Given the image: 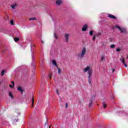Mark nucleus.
Masks as SVG:
<instances>
[{"instance_id":"nucleus-1","label":"nucleus","mask_w":128,"mask_h":128,"mask_svg":"<svg viewBox=\"0 0 128 128\" xmlns=\"http://www.w3.org/2000/svg\"><path fill=\"white\" fill-rule=\"evenodd\" d=\"M83 72H88V82L90 84H92V68L90 66H88L84 68Z\"/></svg>"},{"instance_id":"nucleus-2","label":"nucleus","mask_w":128,"mask_h":128,"mask_svg":"<svg viewBox=\"0 0 128 128\" xmlns=\"http://www.w3.org/2000/svg\"><path fill=\"white\" fill-rule=\"evenodd\" d=\"M86 54V48L84 47L81 50V53L78 54V58H84L85 54Z\"/></svg>"},{"instance_id":"nucleus-3","label":"nucleus","mask_w":128,"mask_h":128,"mask_svg":"<svg viewBox=\"0 0 128 128\" xmlns=\"http://www.w3.org/2000/svg\"><path fill=\"white\" fill-rule=\"evenodd\" d=\"M52 64L56 66L58 69V74H60V69L58 67V65L56 64V61L54 60H52Z\"/></svg>"},{"instance_id":"nucleus-4","label":"nucleus","mask_w":128,"mask_h":128,"mask_svg":"<svg viewBox=\"0 0 128 128\" xmlns=\"http://www.w3.org/2000/svg\"><path fill=\"white\" fill-rule=\"evenodd\" d=\"M116 28H118L120 30V32H126V29L124 28H120V26H116Z\"/></svg>"},{"instance_id":"nucleus-5","label":"nucleus","mask_w":128,"mask_h":128,"mask_svg":"<svg viewBox=\"0 0 128 128\" xmlns=\"http://www.w3.org/2000/svg\"><path fill=\"white\" fill-rule=\"evenodd\" d=\"M69 38H70V34H65V40L66 42H68Z\"/></svg>"},{"instance_id":"nucleus-6","label":"nucleus","mask_w":128,"mask_h":128,"mask_svg":"<svg viewBox=\"0 0 128 128\" xmlns=\"http://www.w3.org/2000/svg\"><path fill=\"white\" fill-rule=\"evenodd\" d=\"M88 29V24H86L82 28V32H86V30Z\"/></svg>"},{"instance_id":"nucleus-7","label":"nucleus","mask_w":128,"mask_h":128,"mask_svg":"<svg viewBox=\"0 0 128 128\" xmlns=\"http://www.w3.org/2000/svg\"><path fill=\"white\" fill-rule=\"evenodd\" d=\"M36 64L34 62V56H32V62L31 64L33 68H35L36 66H34Z\"/></svg>"},{"instance_id":"nucleus-8","label":"nucleus","mask_w":128,"mask_h":128,"mask_svg":"<svg viewBox=\"0 0 128 128\" xmlns=\"http://www.w3.org/2000/svg\"><path fill=\"white\" fill-rule=\"evenodd\" d=\"M108 18H114V20H116V16H114V15L112 14H108Z\"/></svg>"},{"instance_id":"nucleus-9","label":"nucleus","mask_w":128,"mask_h":128,"mask_svg":"<svg viewBox=\"0 0 128 128\" xmlns=\"http://www.w3.org/2000/svg\"><path fill=\"white\" fill-rule=\"evenodd\" d=\"M120 60L122 62V64H124V66H125L126 68L128 66V65H126V64L124 63V59L120 58Z\"/></svg>"},{"instance_id":"nucleus-10","label":"nucleus","mask_w":128,"mask_h":128,"mask_svg":"<svg viewBox=\"0 0 128 128\" xmlns=\"http://www.w3.org/2000/svg\"><path fill=\"white\" fill-rule=\"evenodd\" d=\"M18 90L20 92L21 94H22V92H24V90H22V87L20 86L18 88Z\"/></svg>"},{"instance_id":"nucleus-11","label":"nucleus","mask_w":128,"mask_h":128,"mask_svg":"<svg viewBox=\"0 0 128 128\" xmlns=\"http://www.w3.org/2000/svg\"><path fill=\"white\" fill-rule=\"evenodd\" d=\"M60 4H62L61 0H57L56 1V4H57V6H60Z\"/></svg>"},{"instance_id":"nucleus-12","label":"nucleus","mask_w":128,"mask_h":128,"mask_svg":"<svg viewBox=\"0 0 128 128\" xmlns=\"http://www.w3.org/2000/svg\"><path fill=\"white\" fill-rule=\"evenodd\" d=\"M96 36L98 38L99 36H102V32H98V33L96 34Z\"/></svg>"},{"instance_id":"nucleus-13","label":"nucleus","mask_w":128,"mask_h":128,"mask_svg":"<svg viewBox=\"0 0 128 128\" xmlns=\"http://www.w3.org/2000/svg\"><path fill=\"white\" fill-rule=\"evenodd\" d=\"M9 96H10V98H11L12 100L14 98V96H12V94L11 92H9Z\"/></svg>"},{"instance_id":"nucleus-14","label":"nucleus","mask_w":128,"mask_h":128,"mask_svg":"<svg viewBox=\"0 0 128 128\" xmlns=\"http://www.w3.org/2000/svg\"><path fill=\"white\" fill-rule=\"evenodd\" d=\"M34 48V44H32L30 45L31 52H32V49Z\"/></svg>"},{"instance_id":"nucleus-15","label":"nucleus","mask_w":128,"mask_h":128,"mask_svg":"<svg viewBox=\"0 0 128 128\" xmlns=\"http://www.w3.org/2000/svg\"><path fill=\"white\" fill-rule=\"evenodd\" d=\"M104 60V54H102L101 56V60L102 62Z\"/></svg>"},{"instance_id":"nucleus-16","label":"nucleus","mask_w":128,"mask_h":128,"mask_svg":"<svg viewBox=\"0 0 128 128\" xmlns=\"http://www.w3.org/2000/svg\"><path fill=\"white\" fill-rule=\"evenodd\" d=\"M34 98L32 97V106H34Z\"/></svg>"},{"instance_id":"nucleus-17","label":"nucleus","mask_w":128,"mask_h":128,"mask_svg":"<svg viewBox=\"0 0 128 128\" xmlns=\"http://www.w3.org/2000/svg\"><path fill=\"white\" fill-rule=\"evenodd\" d=\"M4 72H6V71L4 70H2L1 72V76H4Z\"/></svg>"},{"instance_id":"nucleus-18","label":"nucleus","mask_w":128,"mask_h":128,"mask_svg":"<svg viewBox=\"0 0 128 128\" xmlns=\"http://www.w3.org/2000/svg\"><path fill=\"white\" fill-rule=\"evenodd\" d=\"M16 4H13V5L11 6L12 8H13V9L16 8Z\"/></svg>"},{"instance_id":"nucleus-19","label":"nucleus","mask_w":128,"mask_h":128,"mask_svg":"<svg viewBox=\"0 0 128 128\" xmlns=\"http://www.w3.org/2000/svg\"><path fill=\"white\" fill-rule=\"evenodd\" d=\"M110 48H116V46L114 44H112L110 46Z\"/></svg>"},{"instance_id":"nucleus-20","label":"nucleus","mask_w":128,"mask_h":128,"mask_svg":"<svg viewBox=\"0 0 128 128\" xmlns=\"http://www.w3.org/2000/svg\"><path fill=\"white\" fill-rule=\"evenodd\" d=\"M102 105L104 108H106V103L103 102Z\"/></svg>"},{"instance_id":"nucleus-21","label":"nucleus","mask_w":128,"mask_h":128,"mask_svg":"<svg viewBox=\"0 0 128 128\" xmlns=\"http://www.w3.org/2000/svg\"><path fill=\"white\" fill-rule=\"evenodd\" d=\"M19 40H20V39L18 38H14V42H18Z\"/></svg>"},{"instance_id":"nucleus-22","label":"nucleus","mask_w":128,"mask_h":128,"mask_svg":"<svg viewBox=\"0 0 128 128\" xmlns=\"http://www.w3.org/2000/svg\"><path fill=\"white\" fill-rule=\"evenodd\" d=\"M36 20V18H30V20Z\"/></svg>"},{"instance_id":"nucleus-23","label":"nucleus","mask_w":128,"mask_h":128,"mask_svg":"<svg viewBox=\"0 0 128 128\" xmlns=\"http://www.w3.org/2000/svg\"><path fill=\"white\" fill-rule=\"evenodd\" d=\"M54 38H55L56 40H58V36H56V33H54Z\"/></svg>"},{"instance_id":"nucleus-24","label":"nucleus","mask_w":128,"mask_h":128,"mask_svg":"<svg viewBox=\"0 0 128 128\" xmlns=\"http://www.w3.org/2000/svg\"><path fill=\"white\" fill-rule=\"evenodd\" d=\"M10 24H12V26H14V20H11L10 21Z\"/></svg>"},{"instance_id":"nucleus-25","label":"nucleus","mask_w":128,"mask_h":128,"mask_svg":"<svg viewBox=\"0 0 128 128\" xmlns=\"http://www.w3.org/2000/svg\"><path fill=\"white\" fill-rule=\"evenodd\" d=\"M93 34H94V32L92 30L90 31V36H92Z\"/></svg>"},{"instance_id":"nucleus-26","label":"nucleus","mask_w":128,"mask_h":128,"mask_svg":"<svg viewBox=\"0 0 128 128\" xmlns=\"http://www.w3.org/2000/svg\"><path fill=\"white\" fill-rule=\"evenodd\" d=\"M56 94H57L58 96L60 94V93L58 92V89H56Z\"/></svg>"},{"instance_id":"nucleus-27","label":"nucleus","mask_w":128,"mask_h":128,"mask_svg":"<svg viewBox=\"0 0 128 128\" xmlns=\"http://www.w3.org/2000/svg\"><path fill=\"white\" fill-rule=\"evenodd\" d=\"M96 36L94 35L93 37V40H96Z\"/></svg>"},{"instance_id":"nucleus-28","label":"nucleus","mask_w":128,"mask_h":128,"mask_svg":"<svg viewBox=\"0 0 128 128\" xmlns=\"http://www.w3.org/2000/svg\"><path fill=\"white\" fill-rule=\"evenodd\" d=\"M116 52H120V48H118L116 50Z\"/></svg>"},{"instance_id":"nucleus-29","label":"nucleus","mask_w":128,"mask_h":128,"mask_svg":"<svg viewBox=\"0 0 128 128\" xmlns=\"http://www.w3.org/2000/svg\"><path fill=\"white\" fill-rule=\"evenodd\" d=\"M92 102H90L89 104V108H90L92 106Z\"/></svg>"},{"instance_id":"nucleus-30","label":"nucleus","mask_w":128,"mask_h":128,"mask_svg":"<svg viewBox=\"0 0 128 128\" xmlns=\"http://www.w3.org/2000/svg\"><path fill=\"white\" fill-rule=\"evenodd\" d=\"M12 86H14V82H12Z\"/></svg>"},{"instance_id":"nucleus-31","label":"nucleus","mask_w":128,"mask_h":128,"mask_svg":"<svg viewBox=\"0 0 128 128\" xmlns=\"http://www.w3.org/2000/svg\"><path fill=\"white\" fill-rule=\"evenodd\" d=\"M10 88H14V86H12V85H10L9 86Z\"/></svg>"},{"instance_id":"nucleus-32","label":"nucleus","mask_w":128,"mask_h":128,"mask_svg":"<svg viewBox=\"0 0 128 128\" xmlns=\"http://www.w3.org/2000/svg\"><path fill=\"white\" fill-rule=\"evenodd\" d=\"M66 108H68V103L66 104Z\"/></svg>"},{"instance_id":"nucleus-33","label":"nucleus","mask_w":128,"mask_h":128,"mask_svg":"<svg viewBox=\"0 0 128 128\" xmlns=\"http://www.w3.org/2000/svg\"><path fill=\"white\" fill-rule=\"evenodd\" d=\"M48 77L50 79V75H49V76H48Z\"/></svg>"},{"instance_id":"nucleus-34","label":"nucleus","mask_w":128,"mask_h":128,"mask_svg":"<svg viewBox=\"0 0 128 128\" xmlns=\"http://www.w3.org/2000/svg\"><path fill=\"white\" fill-rule=\"evenodd\" d=\"M114 72V69H112V72Z\"/></svg>"},{"instance_id":"nucleus-35","label":"nucleus","mask_w":128,"mask_h":128,"mask_svg":"<svg viewBox=\"0 0 128 128\" xmlns=\"http://www.w3.org/2000/svg\"><path fill=\"white\" fill-rule=\"evenodd\" d=\"M111 98H112V100H114V96H112Z\"/></svg>"},{"instance_id":"nucleus-36","label":"nucleus","mask_w":128,"mask_h":128,"mask_svg":"<svg viewBox=\"0 0 128 128\" xmlns=\"http://www.w3.org/2000/svg\"><path fill=\"white\" fill-rule=\"evenodd\" d=\"M42 44H44V41L42 40Z\"/></svg>"},{"instance_id":"nucleus-37","label":"nucleus","mask_w":128,"mask_h":128,"mask_svg":"<svg viewBox=\"0 0 128 128\" xmlns=\"http://www.w3.org/2000/svg\"><path fill=\"white\" fill-rule=\"evenodd\" d=\"M49 128H50V126Z\"/></svg>"}]
</instances>
